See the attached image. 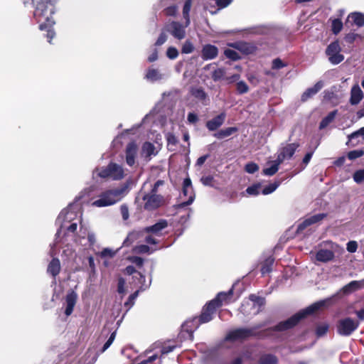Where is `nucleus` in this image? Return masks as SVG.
Instances as JSON below:
<instances>
[{
  "instance_id": "f257e3e1",
  "label": "nucleus",
  "mask_w": 364,
  "mask_h": 364,
  "mask_svg": "<svg viewBox=\"0 0 364 364\" xmlns=\"http://www.w3.org/2000/svg\"><path fill=\"white\" fill-rule=\"evenodd\" d=\"M35 8L33 18L39 23V29L47 32L48 42L55 37V33L53 28L55 21L53 15L55 14V4L57 0H31Z\"/></svg>"
},
{
  "instance_id": "f03ea898",
  "label": "nucleus",
  "mask_w": 364,
  "mask_h": 364,
  "mask_svg": "<svg viewBox=\"0 0 364 364\" xmlns=\"http://www.w3.org/2000/svg\"><path fill=\"white\" fill-rule=\"evenodd\" d=\"M80 214L78 213V207L75 205H70L67 208L63 210L56 219V225L59 228L55 234V239L53 244H50V255L56 254L55 245L58 242V239L63 231H67L66 234L75 233L77 228V217Z\"/></svg>"
},
{
  "instance_id": "7ed1b4c3",
  "label": "nucleus",
  "mask_w": 364,
  "mask_h": 364,
  "mask_svg": "<svg viewBox=\"0 0 364 364\" xmlns=\"http://www.w3.org/2000/svg\"><path fill=\"white\" fill-rule=\"evenodd\" d=\"M336 296L337 294H334L331 297L318 301L312 304L307 308L294 314L287 320L280 322L274 327V330L282 331L293 328L299 323L301 318H304L306 316L312 314L322 309L327 308L328 306H331L333 304V299Z\"/></svg>"
},
{
  "instance_id": "20e7f679",
  "label": "nucleus",
  "mask_w": 364,
  "mask_h": 364,
  "mask_svg": "<svg viewBox=\"0 0 364 364\" xmlns=\"http://www.w3.org/2000/svg\"><path fill=\"white\" fill-rule=\"evenodd\" d=\"M132 181L128 180L120 187L108 189L102 192L98 198L92 203V205L97 208H103L112 205L120 201L129 191V185Z\"/></svg>"
},
{
  "instance_id": "39448f33",
  "label": "nucleus",
  "mask_w": 364,
  "mask_h": 364,
  "mask_svg": "<svg viewBox=\"0 0 364 364\" xmlns=\"http://www.w3.org/2000/svg\"><path fill=\"white\" fill-rule=\"evenodd\" d=\"M94 174H97L103 178H107L114 181H119L126 175L123 166L114 162L109 163L106 167L101 169H95Z\"/></svg>"
},
{
  "instance_id": "423d86ee",
  "label": "nucleus",
  "mask_w": 364,
  "mask_h": 364,
  "mask_svg": "<svg viewBox=\"0 0 364 364\" xmlns=\"http://www.w3.org/2000/svg\"><path fill=\"white\" fill-rule=\"evenodd\" d=\"M264 304L265 299L263 297L251 294L249 296V301L242 303L240 307V311L245 315H255L261 311V308Z\"/></svg>"
},
{
  "instance_id": "0eeeda50",
  "label": "nucleus",
  "mask_w": 364,
  "mask_h": 364,
  "mask_svg": "<svg viewBox=\"0 0 364 364\" xmlns=\"http://www.w3.org/2000/svg\"><path fill=\"white\" fill-rule=\"evenodd\" d=\"M360 323L358 321L350 317H345L338 321L336 331L341 336H350L358 329Z\"/></svg>"
},
{
  "instance_id": "6e6552de",
  "label": "nucleus",
  "mask_w": 364,
  "mask_h": 364,
  "mask_svg": "<svg viewBox=\"0 0 364 364\" xmlns=\"http://www.w3.org/2000/svg\"><path fill=\"white\" fill-rule=\"evenodd\" d=\"M200 324V323L197 317L185 321L181 326V331L179 333L180 339L192 340L193 331L198 328Z\"/></svg>"
},
{
  "instance_id": "1a4fd4ad",
  "label": "nucleus",
  "mask_w": 364,
  "mask_h": 364,
  "mask_svg": "<svg viewBox=\"0 0 364 364\" xmlns=\"http://www.w3.org/2000/svg\"><path fill=\"white\" fill-rule=\"evenodd\" d=\"M254 335V329L240 328L230 331L225 336L226 341H237L247 338Z\"/></svg>"
},
{
  "instance_id": "9d476101",
  "label": "nucleus",
  "mask_w": 364,
  "mask_h": 364,
  "mask_svg": "<svg viewBox=\"0 0 364 364\" xmlns=\"http://www.w3.org/2000/svg\"><path fill=\"white\" fill-rule=\"evenodd\" d=\"M181 198H186L187 200L182 202L181 206L185 207L191 205L195 199V193L191 181L189 178L184 179L183 183V189Z\"/></svg>"
},
{
  "instance_id": "9b49d317",
  "label": "nucleus",
  "mask_w": 364,
  "mask_h": 364,
  "mask_svg": "<svg viewBox=\"0 0 364 364\" xmlns=\"http://www.w3.org/2000/svg\"><path fill=\"white\" fill-rule=\"evenodd\" d=\"M145 201L144 208L147 210H152L160 207L163 203V197L157 193H147L143 196Z\"/></svg>"
},
{
  "instance_id": "f8f14e48",
  "label": "nucleus",
  "mask_w": 364,
  "mask_h": 364,
  "mask_svg": "<svg viewBox=\"0 0 364 364\" xmlns=\"http://www.w3.org/2000/svg\"><path fill=\"white\" fill-rule=\"evenodd\" d=\"M186 24L183 26L179 22L171 21L166 26V31L175 38L182 40L186 36Z\"/></svg>"
},
{
  "instance_id": "ddd939ff",
  "label": "nucleus",
  "mask_w": 364,
  "mask_h": 364,
  "mask_svg": "<svg viewBox=\"0 0 364 364\" xmlns=\"http://www.w3.org/2000/svg\"><path fill=\"white\" fill-rule=\"evenodd\" d=\"M138 154V146L134 141L129 143L125 149V161L126 164L132 167L136 163Z\"/></svg>"
},
{
  "instance_id": "4468645a",
  "label": "nucleus",
  "mask_w": 364,
  "mask_h": 364,
  "mask_svg": "<svg viewBox=\"0 0 364 364\" xmlns=\"http://www.w3.org/2000/svg\"><path fill=\"white\" fill-rule=\"evenodd\" d=\"M168 227V222L166 220H160L153 225L146 227L143 229V232L146 234H152L156 237L162 235V231Z\"/></svg>"
},
{
  "instance_id": "2eb2a0df",
  "label": "nucleus",
  "mask_w": 364,
  "mask_h": 364,
  "mask_svg": "<svg viewBox=\"0 0 364 364\" xmlns=\"http://www.w3.org/2000/svg\"><path fill=\"white\" fill-rule=\"evenodd\" d=\"M215 301H210L203 308L200 316L198 318L200 323L209 322L213 319V315L215 314L216 309L218 308L214 305Z\"/></svg>"
},
{
  "instance_id": "dca6fc26",
  "label": "nucleus",
  "mask_w": 364,
  "mask_h": 364,
  "mask_svg": "<svg viewBox=\"0 0 364 364\" xmlns=\"http://www.w3.org/2000/svg\"><path fill=\"white\" fill-rule=\"evenodd\" d=\"M326 213H318L306 218L297 228V232H301L308 226L320 223L326 217Z\"/></svg>"
},
{
  "instance_id": "f3484780",
  "label": "nucleus",
  "mask_w": 364,
  "mask_h": 364,
  "mask_svg": "<svg viewBox=\"0 0 364 364\" xmlns=\"http://www.w3.org/2000/svg\"><path fill=\"white\" fill-rule=\"evenodd\" d=\"M159 149L152 143L144 142L141 146V155L149 161L152 156L157 155Z\"/></svg>"
},
{
  "instance_id": "a211bd4d",
  "label": "nucleus",
  "mask_w": 364,
  "mask_h": 364,
  "mask_svg": "<svg viewBox=\"0 0 364 364\" xmlns=\"http://www.w3.org/2000/svg\"><path fill=\"white\" fill-rule=\"evenodd\" d=\"M218 55V49L215 46L206 44L203 46L201 57L204 60H209L215 58Z\"/></svg>"
},
{
  "instance_id": "6ab92c4d",
  "label": "nucleus",
  "mask_w": 364,
  "mask_h": 364,
  "mask_svg": "<svg viewBox=\"0 0 364 364\" xmlns=\"http://www.w3.org/2000/svg\"><path fill=\"white\" fill-rule=\"evenodd\" d=\"M85 237H87L89 246L90 247L94 246V245L96 242V235L93 232L89 230L87 228L81 227L80 230V235L77 237H76L75 240L76 242L81 243L80 240L84 239Z\"/></svg>"
},
{
  "instance_id": "aec40b11",
  "label": "nucleus",
  "mask_w": 364,
  "mask_h": 364,
  "mask_svg": "<svg viewBox=\"0 0 364 364\" xmlns=\"http://www.w3.org/2000/svg\"><path fill=\"white\" fill-rule=\"evenodd\" d=\"M144 78L150 82H155L163 80L164 78V75L158 69L149 68L146 72Z\"/></svg>"
},
{
  "instance_id": "412c9836",
  "label": "nucleus",
  "mask_w": 364,
  "mask_h": 364,
  "mask_svg": "<svg viewBox=\"0 0 364 364\" xmlns=\"http://www.w3.org/2000/svg\"><path fill=\"white\" fill-rule=\"evenodd\" d=\"M323 87V81L317 82L314 87L308 88L301 95V101L305 102L314 96Z\"/></svg>"
},
{
  "instance_id": "4be33fe9",
  "label": "nucleus",
  "mask_w": 364,
  "mask_h": 364,
  "mask_svg": "<svg viewBox=\"0 0 364 364\" xmlns=\"http://www.w3.org/2000/svg\"><path fill=\"white\" fill-rule=\"evenodd\" d=\"M203 69L205 70H211V77L215 82L223 80L225 75V70L224 68H215L212 64L206 65Z\"/></svg>"
},
{
  "instance_id": "5701e85b",
  "label": "nucleus",
  "mask_w": 364,
  "mask_h": 364,
  "mask_svg": "<svg viewBox=\"0 0 364 364\" xmlns=\"http://www.w3.org/2000/svg\"><path fill=\"white\" fill-rule=\"evenodd\" d=\"M225 114L224 112L220 113L215 117L209 120L206 123V127L210 131H215L219 128L225 122Z\"/></svg>"
},
{
  "instance_id": "b1692460",
  "label": "nucleus",
  "mask_w": 364,
  "mask_h": 364,
  "mask_svg": "<svg viewBox=\"0 0 364 364\" xmlns=\"http://www.w3.org/2000/svg\"><path fill=\"white\" fill-rule=\"evenodd\" d=\"M363 97V93L359 85H353L350 90V103L352 105H356L362 100Z\"/></svg>"
},
{
  "instance_id": "393cba45",
  "label": "nucleus",
  "mask_w": 364,
  "mask_h": 364,
  "mask_svg": "<svg viewBox=\"0 0 364 364\" xmlns=\"http://www.w3.org/2000/svg\"><path fill=\"white\" fill-rule=\"evenodd\" d=\"M77 298V296L74 291L67 294L65 299L66 308L65 311L66 316H70L73 313L74 306L76 304Z\"/></svg>"
},
{
  "instance_id": "a878e982",
  "label": "nucleus",
  "mask_w": 364,
  "mask_h": 364,
  "mask_svg": "<svg viewBox=\"0 0 364 364\" xmlns=\"http://www.w3.org/2000/svg\"><path fill=\"white\" fill-rule=\"evenodd\" d=\"M334 257V253L329 250L321 249L316 254V259L318 262H328Z\"/></svg>"
},
{
  "instance_id": "bb28decb",
  "label": "nucleus",
  "mask_w": 364,
  "mask_h": 364,
  "mask_svg": "<svg viewBox=\"0 0 364 364\" xmlns=\"http://www.w3.org/2000/svg\"><path fill=\"white\" fill-rule=\"evenodd\" d=\"M230 46L245 54L251 53L254 50V47L242 41L235 42L231 43Z\"/></svg>"
},
{
  "instance_id": "cd10ccee",
  "label": "nucleus",
  "mask_w": 364,
  "mask_h": 364,
  "mask_svg": "<svg viewBox=\"0 0 364 364\" xmlns=\"http://www.w3.org/2000/svg\"><path fill=\"white\" fill-rule=\"evenodd\" d=\"M60 262L58 258H53L48 266V272L53 277H55L60 271Z\"/></svg>"
},
{
  "instance_id": "c85d7f7f",
  "label": "nucleus",
  "mask_w": 364,
  "mask_h": 364,
  "mask_svg": "<svg viewBox=\"0 0 364 364\" xmlns=\"http://www.w3.org/2000/svg\"><path fill=\"white\" fill-rule=\"evenodd\" d=\"M299 147V144L296 143L289 144L283 147L280 152L287 159H291L294 154L296 149Z\"/></svg>"
},
{
  "instance_id": "c756f323",
  "label": "nucleus",
  "mask_w": 364,
  "mask_h": 364,
  "mask_svg": "<svg viewBox=\"0 0 364 364\" xmlns=\"http://www.w3.org/2000/svg\"><path fill=\"white\" fill-rule=\"evenodd\" d=\"M278 358L272 353H263L259 359V364H277Z\"/></svg>"
},
{
  "instance_id": "7c9ffc66",
  "label": "nucleus",
  "mask_w": 364,
  "mask_h": 364,
  "mask_svg": "<svg viewBox=\"0 0 364 364\" xmlns=\"http://www.w3.org/2000/svg\"><path fill=\"white\" fill-rule=\"evenodd\" d=\"M232 294V291L230 290L228 292H220L215 299L211 300L210 301H215L214 303V305L216 306L218 308L220 306L223 304V301H226L228 299H229Z\"/></svg>"
},
{
  "instance_id": "2f4dec72",
  "label": "nucleus",
  "mask_w": 364,
  "mask_h": 364,
  "mask_svg": "<svg viewBox=\"0 0 364 364\" xmlns=\"http://www.w3.org/2000/svg\"><path fill=\"white\" fill-rule=\"evenodd\" d=\"M191 93L194 97L203 102L208 99V95L202 87H192Z\"/></svg>"
},
{
  "instance_id": "473e14b6",
  "label": "nucleus",
  "mask_w": 364,
  "mask_h": 364,
  "mask_svg": "<svg viewBox=\"0 0 364 364\" xmlns=\"http://www.w3.org/2000/svg\"><path fill=\"white\" fill-rule=\"evenodd\" d=\"M274 262V259L272 257H269L264 261L261 268V273L262 275L272 272Z\"/></svg>"
},
{
  "instance_id": "72a5a7b5",
  "label": "nucleus",
  "mask_w": 364,
  "mask_h": 364,
  "mask_svg": "<svg viewBox=\"0 0 364 364\" xmlns=\"http://www.w3.org/2000/svg\"><path fill=\"white\" fill-rule=\"evenodd\" d=\"M336 114L337 110H334L328 113V114L326 117H325L320 122L319 129H323L327 126H328V124H331L334 120Z\"/></svg>"
},
{
  "instance_id": "f704fd0d",
  "label": "nucleus",
  "mask_w": 364,
  "mask_h": 364,
  "mask_svg": "<svg viewBox=\"0 0 364 364\" xmlns=\"http://www.w3.org/2000/svg\"><path fill=\"white\" fill-rule=\"evenodd\" d=\"M348 18H350L353 23L358 27L364 26V14L359 12L351 13L348 16Z\"/></svg>"
},
{
  "instance_id": "c9c22d12",
  "label": "nucleus",
  "mask_w": 364,
  "mask_h": 364,
  "mask_svg": "<svg viewBox=\"0 0 364 364\" xmlns=\"http://www.w3.org/2000/svg\"><path fill=\"white\" fill-rule=\"evenodd\" d=\"M192 5V0H186L183 7V16L186 21V26L190 25L189 12Z\"/></svg>"
},
{
  "instance_id": "e433bc0d",
  "label": "nucleus",
  "mask_w": 364,
  "mask_h": 364,
  "mask_svg": "<svg viewBox=\"0 0 364 364\" xmlns=\"http://www.w3.org/2000/svg\"><path fill=\"white\" fill-rule=\"evenodd\" d=\"M237 129L235 127H228L214 134V136L218 139H224L232 135L233 133L237 132Z\"/></svg>"
},
{
  "instance_id": "4c0bfd02",
  "label": "nucleus",
  "mask_w": 364,
  "mask_h": 364,
  "mask_svg": "<svg viewBox=\"0 0 364 364\" xmlns=\"http://www.w3.org/2000/svg\"><path fill=\"white\" fill-rule=\"evenodd\" d=\"M360 288V282L358 281H352L348 284L345 285L342 291L345 294H349L354 291H356Z\"/></svg>"
},
{
  "instance_id": "58836bf2",
  "label": "nucleus",
  "mask_w": 364,
  "mask_h": 364,
  "mask_svg": "<svg viewBox=\"0 0 364 364\" xmlns=\"http://www.w3.org/2000/svg\"><path fill=\"white\" fill-rule=\"evenodd\" d=\"M341 48L338 41H333L327 47L326 53L328 57H330L333 54H336L338 52H341Z\"/></svg>"
},
{
  "instance_id": "ea45409f",
  "label": "nucleus",
  "mask_w": 364,
  "mask_h": 364,
  "mask_svg": "<svg viewBox=\"0 0 364 364\" xmlns=\"http://www.w3.org/2000/svg\"><path fill=\"white\" fill-rule=\"evenodd\" d=\"M156 250L157 248L150 247L147 245H139L136 246L134 249V252L139 254H152Z\"/></svg>"
},
{
  "instance_id": "a19ab883",
  "label": "nucleus",
  "mask_w": 364,
  "mask_h": 364,
  "mask_svg": "<svg viewBox=\"0 0 364 364\" xmlns=\"http://www.w3.org/2000/svg\"><path fill=\"white\" fill-rule=\"evenodd\" d=\"M279 184L280 183L279 181H274L269 184L262 189V193L263 195H268L273 193L279 187Z\"/></svg>"
},
{
  "instance_id": "79ce46f5",
  "label": "nucleus",
  "mask_w": 364,
  "mask_h": 364,
  "mask_svg": "<svg viewBox=\"0 0 364 364\" xmlns=\"http://www.w3.org/2000/svg\"><path fill=\"white\" fill-rule=\"evenodd\" d=\"M194 46L192 42L189 40H186L181 48L182 53L189 54L191 53L194 50Z\"/></svg>"
},
{
  "instance_id": "37998d69",
  "label": "nucleus",
  "mask_w": 364,
  "mask_h": 364,
  "mask_svg": "<svg viewBox=\"0 0 364 364\" xmlns=\"http://www.w3.org/2000/svg\"><path fill=\"white\" fill-rule=\"evenodd\" d=\"M278 170L279 167L277 166V164H274L273 162H271V166L269 167L263 169V173L265 176H271L274 175Z\"/></svg>"
},
{
  "instance_id": "c03bdc74",
  "label": "nucleus",
  "mask_w": 364,
  "mask_h": 364,
  "mask_svg": "<svg viewBox=\"0 0 364 364\" xmlns=\"http://www.w3.org/2000/svg\"><path fill=\"white\" fill-rule=\"evenodd\" d=\"M331 27L333 33L338 34L342 30L343 23L340 19L336 18L333 20Z\"/></svg>"
},
{
  "instance_id": "a18cd8bd",
  "label": "nucleus",
  "mask_w": 364,
  "mask_h": 364,
  "mask_svg": "<svg viewBox=\"0 0 364 364\" xmlns=\"http://www.w3.org/2000/svg\"><path fill=\"white\" fill-rule=\"evenodd\" d=\"M224 54L228 58L232 60H237L240 58L239 53L232 49H226L224 51Z\"/></svg>"
},
{
  "instance_id": "49530a36",
  "label": "nucleus",
  "mask_w": 364,
  "mask_h": 364,
  "mask_svg": "<svg viewBox=\"0 0 364 364\" xmlns=\"http://www.w3.org/2000/svg\"><path fill=\"white\" fill-rule=\"evenodd\" d=\"M328 60L332 64L337 65L344 60V56L340 52H338L336 54L328 57Z\"/></svg>"
},
{
  "instance_id": "de8ad7c7",
  "label": "nucleus",
  "mask_w": 364,
  "mask_h": 364,
  "mask_svg": "<svg viewBox=\"0 0 364 364\" xmlns=\"http://www.w3.org/2000/svg\"><path fill=\"white\" fill-rule=\"evenodd\" d=\"M261 186L260 184H254L251 186H249L246 189V192L247 194L251 196H257L260 192Z\"/></svg>"
},
{
  "instance_id": "09e8293b",
  "label": "nucleus",
  "mask_w": 364,
  "mask_h": 364,
  "mask_svg": "<svg viewBox=\"0 0 364 364\" xmlns=\"http://www.w3.org/2000/svg\"><path fill=\"white\" fill-rule=\"evenodd\" d=\"M237 91L239 94H244L248 92V85L244 81H240L236 85Z\"/></svg>"
},
{
  "instance_id": "8fccbe9b",
  "label": "nucleus",
  "mask_w": 364,
  "mask_h": 364,
  "mask_svg": "<svg viewBox=\"0 0 364 364\" xmlns=\"http://www.w3.org/2000/svg\"><path fill=\"white\" fill-rule=\"evenodd\" d=\"M166 56L171 60H174L178 56V51L175 47H169L166 50Z\"/></svg>"
},
{
  "instance_id": "3c124183",
  "label": "nucleus",
  "mask_w": 364,
  "mask_h": 364,
  "mask_svg": "<svg viewBox=\"0 0 364 364\" xmlns=\"http://www.w3.org/2000/svg\"><path fill=\"white\" fill-rule=\"evenodd\" d=\"M363 154H364V151L362 150H353V151H350L348 152V158L350 160H354L355 159L363 156Z\"/></svg>"
},
{
  "instance_id": "603ef678",
  "label": "nucleus",
  "mask_w": 364,
  "mask_h": 364,
  "mask_svg": "<svg viewBox=\"0 0 364 364\" xmlns=\"http://www.w3.org/2000/svg\"><path fill=\"white\" fill-rule=\"evenodd\" d=\"M117 251H114L110 248H104L100 253L101 257H113Z\"/></svg>"
},
{
  "instance_id": "864d4df0",
  "label": "nucleus",
  "mask_w": 364,
  "mask_h": 364,
  "mask_svg": "<svg viewBox=\"0 0 364 364\" xmlns=\"http://www.w3.org/2000/svg\"><path fill=\"white\" fill-rule=\"evenodd\" d=\"M137 237V233L135 232H130L127 238L124 240L123 246H129Z\"/></svg>"
},
{
  "instance_id": "5fc2aeb1",
  "label": "nucleus",
  "mask_w": 364,
  "mask_h": 364,
  "mask_svg": "<svg viewBox=\"0 0 364 364\" xmlns=\"http://www.w3.org/2000/svg\"><path fill=\"white\" fill-rule=\"evenodd\" d=\"M353 179L357 183L364 181V169L358 170L353 174Z\"/></svg>"
},
{
  "instance_id": "6e6d98bb",
  "label": "nucleus",
  "mask_w": 364,
  "mask_h": 364,
  "mask_svg": "<svg viewBox=\"0 0 364 364\" xmlns=\"http://www.w3.org/2000/svg\"><path fill=\"white\" fill-rule=\"evenodd\" d=\"M144 242L147 244L150 245H156L159 243V240L157 239L156 236H154L152 234H147L144 237Z\"/></svg>"
},
{
  "instance_id": "4d7b16f0",
  "label": "nucleus",
  "mask_w": 364,
  "mask_h": 364,
  "mask_svg": "<svg viewBox=\"0 0 364 364\" xmlns=\"http://www.w3.org/2000/svg\"><path fill=\"white\" fill-rule=\"evenodd\" d=\"M328 330V325L323 323L317 326L316 334L318 336H322L326 333Z\"/></svg>"
},
{
  "instance_id": "13d9d810",
  "label": "nucleus",
  "mask_w": 364,
  "mask_h": 364,
  "mask_svg": "<svg viewBox=\"0 0 364 364\" xmlns=\"http://www.w3.org/2000/svg\"><path fill=\"white\" fill-rule=\"evenodd\" d=\"M115 336H116V331H114L113 333H112V334L110 335L108 340L104 344V346L101 350L102 353L105 352L107 349L109 348V347L112 345V343L114 341Z\"/></svg>"
},
{
  "instance_id": "bf43d9fd",
  "label": "nucleus",
  "mask_w": 364,
  "mask_h": 364,
  "mask_svg": "<svg viewBox=\"0 0 364 364\" xmlns=\"http://www.w3.org/2000/svg\"><path fill=\"white\" fill-rule=\"evenodd\" d=\"M358 136H361L363 139H364V127L349 134L348 137V140L350 141Z\"/></svg>"
},
{
  "instance_id": "052dcab7",
  "label": "nucleus",
  "mask_w": 364,
  "mask_h": 364,
  "mask_svg": "<svg viewBox=\"0 0 364 364\" xmlns=\"http://www.w3.org/2000/svg\"><path fill=\"white\" fill-rule=\"evenodd\" d=\"M139 294V291H136L134 293L131 294L129 296V299L127 302H125L124 305L128 307V309H130L134 303V300L136 299Z\"/></svg>"
},
{
  "instance_id": "680f3d73",
  "label": "nucleus",
  "mask_w": 364,
  "mask_h": 364,
  "mask_svg": "<svg viewBox=\"0 0 364 364\" xmlns=\"http://www.w3.org/2000/svg\"><path fill=\"white\" fill-rule=\"evenodd\" d=\"M178 12V7L175 5L168 6L164 9V13L166 16H173Z\"/></svg>"
},
{
  "instance_id": "e2e57ef3",
  "label": "nucleus",
  "mask_w": 364,
  "mask_h": 364,
  "mask_svg": "<svg viewBox=\"0 0 364 364\" xmlns=\"http://www.w3.org/2000/svg\"><path fill=\"white\" fill-rule=\"evenodd\" d=\"M125 280L122 277L119 278L117 284V291L119 294H124L125 290Z\"/></svg>"
},
{
  "instance_id": "0e129e2a",
  "label": "nucleus",
  "mask_w": 364,
  "mask_h": 364,
  "mask_svg": "<svg viewBox=\"0 0 364 364\" xmlns=\"http://www.w3.org/2000/svg\"><path fill=\"white\" fill-rule=\"evenodd\" d=\"M259 169V166L255 163H248L245 166V171L249 173H254Z\"/></svg>"
},
{
  "instance_id": "69168bd1",
  "label": "nucleus",
  "mask_w": 364,
  "mask_h": 364,
  "mask_svg": "<svg viewBox=\"0 0 364 364\" xmlns=\"http://www.w3.org/2000/svg\"><path fill=\"white\" fill-rule=\"evenodd\" d=\"M249 355L246 353H242L239 355L237 357L235 358L230 364H242V361L245 358H248Z\"/></svg>"
},
{
  "instance_id": "338daca9",
  "label": "nucleus",
  "mask_w": 364,
  "mask_h": 364,
  "mask_svg": "<svg viewBox=\"0 0 364 364\" xmlns=\"http://www.w3.org/2000/svg\"><path fill=\"white\" fill-rule=\"evenodd\" d=\"M359 37V35L355 33H349L346 35L344 40L346 43H353L357 38Z\"/></svg>"
},
{
  "instance_id": "774afa93",
  "label": "nucleus",
  "mask_w": 364,
  "mask_h": 364,
  "mask_svg": "<svg viewBox=\"0 0 364 364\" xmlns=\"http://www.w3.org/2000/svg\"><path fill=\"white\" fill-rule=\"evenodd\" d=\"M200 181L204 186H213V177L212 176H203Z\"/></svg>"
}]
</instances>
